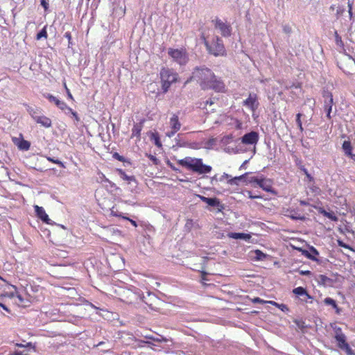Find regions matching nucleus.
<instances>
[{
    "instance_id": "3",
    "label": "nucleus",
    "mask_w": 355,
    "mask_h": 355,
    "mask_svg": "<svg viewBox=\"0 0 355 355\" xmlns=\"http://www.w3.org/2000/svg\"><path fill=\"white\" fill-rule=\"evenodd\" d=\"M202 38L209 54L216 57L223 56L225 54V48L223 41L219 37H214L210 42L207 40L203 35L202 36Z\"/></svg>"
},
{
    "instance_id": "5",
    "label": "nucleus",
    "mask_w": 355,
    "mask_h": 355,
    "mask_svg": "<svg viewBox=\"0 0 355 355\" xmlns=\"http://www.w3.org/2000/svg\"><path fill=\"white\" fill-rule=\"evenodd\" d=\"M335 336L334 338L337 342V346L341 350L344 351L347 355H355V352L350 347L347 342V337L343 334L342 329L339 327L334 328Z\"/></svg>"
},
{
    "instance_id": "11",
    "label": "nucleus",
    "mask_w": 355,
    "mask_h": 355,
    "mask_svg": "<svg viewBox=\"0 0 355 355\" xmlns=\"http://www.w3.org/2000/svg\"><path fill=\"white\" fill-rule=\"evenodd\" d=\"M259 187L266 192L275 193V191L272 187V181L270 179L265 178L262 175L259 176L256 187Z\"/></svg>"
},
{
    "instance_id": "39",
    "label": "nucleus",
    "mask_w": 355,
    "mask_h": 355,
    "mask_svg": "<svg viewBox=\"0 0 355 355\" xmlns=\"http://www.w3.org/2000/svg\"><path fill=\"white\" fill-rule=\"evenodd\" d=\"M146 157L153 163L155 165H158L160 161L155 156L151 154H146Z\"/></svg>"
},
{
    "instance_id": "8",
    "label": "nucleus",
    "mask_w": 355,
    "mask_h": 355,
    "mask_svg": "<svg viewBox=\"0 0 355 355\" xmlns=\"http://www.w3.org/2000/svg\"><path fill=\"white\" fill-rule=\"evenodd\" d=\"M168 54L180 65H184L188 62L187 53L183 50L168 49Z\"/></svg>"
},
{
    "instance_id": "10",
    "label": "nucleus",
    "mask_w": 355,
    "mask_h": 355,
    "mask_svg": "<svg viewBox=\"0 0 355 355\" xmlns=\"http://www.w3.org/2000/svg\"><path fill=\"white\" fill-rule=\"evenodd\" d=\"M215 27L220 30L222 36L227 37L231 35L232 28L230 25L224 23L218 18L215 20Z\"/></svg>"
},
{
    "instance_id": "30",
    "label": "nucleus",
    "mask_w": 355,
    "mask_h": 355,
    "mask_svg": "<svg viewBox=\"0 0 355 355\" xmlns=\"http://www.w3.org/2000/svg\"><path fill=\"white\" fill-rule=\"evenodd\" d=\"M15 144L17 146L19 149L22 150H28L31 146L30 142L24 139H21L17 143L15 142Z\"/></svg>"
},
{
    "instance_id": "46",
    "label": "nucleus",
    "mask_w": 355,
    "mask_h": 355,
    "mask_svg": "<svg viewBox=\"0 0 355 355\" xmlns=\"http://www.w3.org/2000/svg\"><path fill=\"white\" fill-rule=\"evenodd\" d=\"M352 4L353 3L350 0H347V6H348V12L349 15V17L352 18L353 13H352Z\"/></svg>"
},
{
    "instance_id": "17",
    "label": "nucleus",
    "mask_w": 355,
    "mask_h": 355,
    "mask_svg": "<svg viewBox=\"0 0 355 355\" xmlns=\"http://www.w3.org/2000/svg\"><path fill=\"white\" fill-rule=\"evenodd\" d=\"M116 172L118 173L119 175L121 178H122L123 180H125L128 182L129 184H132V183H134V188L137 187V182L133 175H128L125 171L121 168H117Z\"/></svg>"
},
{
    "instance_id": "14",
    "label": "nucleus",
    "mask_w": 355,
    "mask_h": 355,
    "mask_svg": "<svg viewBox=\"0 0 355 355\" xmlns=\"http://www.w3.org/2000/svg\"><path fill=\"white\" fill-rule=\"evenodd\" d=\"M293 293L297 296L300 297V300L302 302H308V300L312 299V296H311L306 291V288L302 286H298L293 290Z\"/></svg>"
},
{
    "instance_id": "4",
    "label": "nucleus",
    "mask_w": 355,
    "mask_h": 355,
    "mask_svg": "<svg viewBox=\"0 0 355 355\" xmlns=\"http://www.w3.org/2000/svg\"><path fill=\"white\" fill-rule=\"evenodd\" d=\"M162 89L164 93L168 92L172 83L178 80V74L172 69L162 67L159 72Z\"/></svg>"
},
{
    "instance_id": "27",
    "label": "nucleus",
    "mask_w": 355,
    "mask_h": 355,
    "mask_svg": "<svg viewBox=\"0 0 355 355\" xmlns=\"http://www.w3.org/2000/svg\"><path fill=\"white\" fill-rule=\"evenodd\" d=\"M142 128H143L142 122L135 124L132 129V137H137L139 139Z\"/></svg>"
},
{
    "instance_id": "34",
    "label": "nucleus",
    "mask_w": 355,
    "mask_h": 355,
    "mask_svg": "<svg viewBox=\"0 0 355 355\" xmlns=\"http://www.w3.org/2000/svg\"><path fill=\"white\" fill-rule=\"evenodd\" d=\"M48 34L46 31V26H45L36 35V40H40L42 38H47Z\"/></svg>"
},
{
    "instance_id": "28",
    "label": "nucleus",
    "mask_w": 355,
    "mask_h": 355,
    "mask_svg": "<svg viewBox=\"0 0 355 355\" xmlns=\"http://www.w3.org/2000/svg\"><path fill=\"white\" fill-rule=\"evenodd\" d=\"M253 254L252 257L255 261H263L266 259L267 255L259 250H256L252 252Z\"/></svg>"
},
{
    "instance_id": "2",
    "label": "nucleus",
    "mask_w": 355,
    "mask_h": 355,
    "mask_svg": "<svg viewBox=\"0 0 355 355\" xmlns=\"http://www.w3.org/2000/svg\"><path fill=\"white\" fill-rule=\"evenodd\" d=\"M179 165L184 167L187 170L196 173L199 175L209 173L211 171V166L204 164L202 159L200 158H193L186 157L184 159L178 161Z\"/></svg>"
},
{
    "instance_id": "48",
    "label": "nucleus",
    "mask_w": 355,
    "mask_h": 355,
    "mask_svg": "<svg viewBox=\"0 0 355 355\" xmlns=\"http://www.w3.org/2000/svg\"><path fill=\"white\" fill-rule=\"evenodd\" d=\"M338 242V245L340 246V247H342V248H344L345 249H349V245L346 244L345 243H344L343 241L341 240H338L337 241Z\"/></svg>"
},
{
    "instance_id": "60",
    "label": "nucleus",
    "mask_w": 355,
    "mask_h": 355,
    "mask_svg": "<svg viewBox=\"0 0 355 355\" xmlns=\"http://www.w3.org/2000/svg\"><path fill=\"white\" fill-rule=\"evenodd\" d=\"M166 164H167L168 166H169L172 170L175 171H178V169L176 168L175 167V166L169 160L167 161Z\"/></svg>"
},
{
    "instance_id": "19",
    "label": "nucleus",
    "mask_w": 355,
    "mask_h": 355,
    "mask_svg": "<svg viewBox=\"0 0 355 355\" xmlns=\"http://www.w3.org/2000/svg\"><path fill=\"white\" fill-rule=\"evenodd\" d=\"M324 304L327 306H331L334 309H335L336 313L337 314H340L341 312V309L338 306L337 302L335 300L331 297H326L323 301Z\"/></svg>"
},
{
    "instance_id": "38",
    "label": "nucleus",
    "mask_w": 355,
    "mask_h": 355,
    "mask_svg": "<svg viewBox=\"0 0 355 355\" xmlns=\"http://www.w3.org/2000/svg\"><path fill=\"white\" fill-rule=\"evenodd\" d=\"M302 114L301 113H298L297 115H296V123H297V125L300 129V130L301 132H303L304 130V128L302 127V121H301V116H302Z\"/></svg>"
},
{
    "instance_id": "20",
    "label": "nucleus",
    "mask_w": 355,
    "mask_h": 355,
    "mask_svg": "<svg viewBox=\"0 0 355 355\" xmlns=\"http://www.w3.org/2000/svg\"><path fill=\"white\" fill-rule=\"evenodd\" d=\"M208 205L218 208V212H221L225 209V205L221 203L220 200L217 198H211Z\"/></svg>"
},
{
    "instance_id": "16",
    "label": "nucleus",
    "mask_w": 355,
    "mask_h": 355,
    "mask_svg": "<svg viewBox=\"0 0 355 355\" xmlns=\"http://www.w3.org/2000/svg\"><path fill=\"white\" fill-rule=\"evenodd\" d=\"M315 281L318 283L319 285H322L326 287H331L334 286L335 281L327 277L324 275H318L315 278Z\"/></svg>"
},
{
    "instance_id": "43",
    "label": "nucleus",
    "mask_w": 355,
    "mask_h": 355,
    "mask_svg": "<svg viewBox=\"0 0 355 355\" xmlns=\"http://www.w3.org/2000/svg\"><path fill=\"white\" fill-rule=\"evenodd\" d=\"M335 40H336L337 45H339V46L343 45L341 37L338 35L337 31L335 32Z\"/></svg>"
},
{
    "instance_id": "49",
    "label": "nucleus",
    "mask_w": 355,
    "mask_h": 355,
    "mask_svg": "<svg viewBox=\"0 0 355 355\" xmlns=\"http://www.w3.org/2000/svg\"><path fill=\"white\" fill-rule=\"evenodd\" d=\"M252 302L254 303H259V304H265L268 302L259 298V297H254L252 300Z\"/></svg>"
},
{
    "instance_id": "26",
    "label": "nucleus",
    "mask_w": 355,
    "mask_h": 355,
    "mask_svg": "<svg viewBox=\"0 0 355 355\" xmlns=\"http://www.w3.org/2000/svg\"><path fill=\"white\" fill-rule=\"evenodd\" d=\"M318 211L320 214H321L324 216L328 218L329 219L331 220L332 221L336 222L338 220V217L332 211H331V212L327 211L324 209H323L322 207H320Z\"/></svg>"
},
{
    "instance_id": "54",
    "label": "nucleus",
    "mask_w": 355,
    "mask_h": 355,
    "mask_svg": "<svg viewBox=\"0 0 355 355\" xmlns=\"http://www.w3.org/2000/svg\"><path fill=\"white\" fill-rule=\"evenodd\" d=\"M290 218L293 220H302L304 217L297 216L295 213L294 214H291Z\"/></svg>"
},
{
    "instance_id": "1",
    "label": "nucleus",
    "mask_w": 355,
    "mask_h": 355,
    "mask_svg": "<svg viewBox=\"0 0 355 355\" xmlns=\"http://www.w3.org/2000/svg\"><path fill=\"white\" fill-rule=\"evenodd\" d=\"M196 81L203 90L212 89L217 92H223L225 84L220 78L205 65L196 67L187 82Z\"/></svg>"
},
{
    "instance_id": "36",
    "label": "nucleus",
    "mask_w": 355,
    "mask_h": 355,
    "mask_svg": "<svg viewBox=\"0 0 355 355\" xmlns=\"http://www.w3.org/2000/svg\"><path fill=\"white\" fill-rule=\"evenodd\" d=\"M44 97L46 98H47L51 103H54L55 105L58 103L57 102H58V101H59V99L57 97H55L50 94H44Z\"/></svg>"
},
{
    "instance_id": "32",
    "label": "nucleus",
    "mask_w": 355,
    "mask_h": 355,
    "mask_svg": "<svg viewBox=\"0 0 355 355\" xmlns=\"http://www.w3.org/2000/svg\"><path fill=\"white\" fill-rule=\"evenodd\" d=\"M343 149L346 155L349 156L352 155V147L349 141H345L343 144Z\"/></svg>"
},
{
    "instance_id": "25",
    "label": "nucleus",
    "mask_w": 355,
    "mask_h": 355,
    "mask_svg": "<svg viewBox=\"0 0 355 355\" xmlns=\"http://www.w3.org/2000/svg\"><path fill=\"white\" fill-rule=\"evenodd\" d=\"M27 112L31 116V117L35 121L40 116V115L42 114V110L37 107H28L27 108Z\"/></svg>"
},
{
    "instance_id": "51",
    "label": "nucleus",
    "mask_w": 355,
    "mask_h": 355,
    "mask_svg": "<svg viewBox=\"0 0 355 355\" xmlns=\"http://www.w3.org/2000/svg\"><path fill=\"white\" fill-rule=\"evenodd\" d=\"M248 198H250V199L261 198V196H258V195H253L251 191H248Z\"/></svg>"
},
{
    "instance_id": "53",
    "label": "nucleus",
    "mask_w": 355,
    "mask_h": 355,
    "mask_svg": "<svg viewBox=\"0 0 355 355\" xmlns=\"http://www.w3.org/2000/svg\"><path fill=\"white\" fill-rule=\"evenodd\" d=\"M231 176L230 175H228L227 173H224L218 179V181L220 182H222L225 179H228L230 178Z\"/></svg>"
},
{
    "instance_id": "44",
    "label": "nucleus",
    "mask_w": 355,
    "mask_h": 355,
    "mask_svg": "<svg viewBox=\"0 0 355 355\" xmlns=\"http://www.w3.org/2000/svg\"><path fill=\"white\" fill-rule=\"evenodd\" d=\"M112 157L114 159H117V160H119L120 162H124L126 161L125 158L124 157L120 155L118 153H114L113 154Z\"/></svg>"
},
{
    "instance_id": "7",
    "label": "nucleus",
    "mask_w": 355,
    "mask_h": 355,
    "mask_svg": "<svg viewBox=\"0 0 355 355\" xmlns=\"http://www.w3.org/2000/svg\"><path fill=\"white\" fill-rule=\"evenodd\" d=\"M141 295V291L135 287L128 288L123 292V296L125 297L123 300L129 304H132L139 300H142Z\"/></svg>"
},
{
    "instance_id": "52",
    "label": "nucleus",
    "mask_w": 355,
    "mask_h": 355,
    "mask_svg": "<svg viewBox=\"0 0 355 355\" xmlns=\"http://www.w3.org/2000/svg\"><path fill=\"white\" fill-rule=\"evenodd\" d=\"M269 303L275 304V306L281 307V309L282 311H284V309L288 310V308H287L286 305H285V304H282L281 305H279L277 303H276L275 302H272V301L269 302Z\"/></svg>"
},
{
    "instance_id": "47",
    "label": "nucleus",
    "mask_w": 355,
    "mask_h": 355,
    "mask_svg": "<svg viewBox=\"0 0 355 355\" xmlns=\"http://www.w3.org/2000/svg\"><path fill=\"white\" fill-rule=\"evenodd\" d=\"M41 6L44 8V9L46 11L49 8V0H41L40 1Z\"/></svg>"
},
{
    "instance_id": "13",
    "label": "nucleus",
    "mask_w": 355,
    "mask_h": 355,
    "mask_svg": "<svg viewBox=\"0 0 355 355\" xmlns=\"http://www.w3.org/2000/svg\"><path fill=\"white\" fill-rule=\"evenodd\" d=\"M241 142L246 145L256 144L259 140V134L255 131H251L245 134L241 138Z\"/></svg>"
},
{
    "instance_id": "64",
    "label": "nucleus",
    "mask_w": 355,
    "mask_h": 355,
    "mask_svg": "<svg viewBox=\"0 0 355 355\" xmlns=\"http://www.w3.org/2000/svg\"><path fill=\"white\" fill-rule=\"evenodd\" d=\"M218 178H217V176H216V175H214V177H212V178H211V183L212 184H214V182H218Z\"/></svg>"
},
{
    "instance_id": "29",
    "label": "nucleus",
    "mask_w": 355,
    "mask_h": 355,
    "mask_svg": "<svg viewBox=\"0 0 355 355\" xmlns=\"http://www.w3.org/2000/svg\"><path fill=\"white\" fill-rule=\"evenodd\" d=\"M144 338L148 340H150L157 343H163L167 341V339L161 335H157L156 336H155L152 334H147L144 336Z\"/></svg>"
},
{
    "instance_id": "6",
    "label": "nucleus",
    "mask_w": 355,
    "mask_h": 355,
    "mask_svg": "<svg viewBox=\"0 0 355 355\" xmlns=\"http://www.w3.org/2000/svg\"><path fill=\"white\" fill-rule=\"evenodd\" d=\"M259 178V176L252 175V173H245L241 175L230 178L227 183L230 185H239V182H243L245 184H251L252 186L256 187Z\"/></svg>"
},
{
    "instance_id": "21",
    "label": "nucleus",
    "mask_w": 355,
    "mask_h": 355,
    "mask_svg": "<svg viewBox=\"0 0 355 355\" xmlns=\"http://www.w3.org/2000/svg\"><path fill=\"white\" fill-rule=\"evenodd\" d=\"M228 236L234 239H241L244 241H248L251 238L250 234L240 232H230L228 234Z\"/></svg>"
},
{
    "instance_id": "62",
    "label": "nucleus",
    "mask_w": 355,
    "mask_h": 355,
    "mask_svg": "<svg viewBox=\"0 0 355 355\" xmlns=\"http://www.w3.org/2000/svg\"><path fill=\"white\" fill-rule=\"evenodd\" d=\"M300 205H302V206H307V205H309V202L307 200H300Z\"/></svg>"
},
{
    "instance_id": "57",
    "label": "nucleus",
    "mask_w": 355,
    "mask_h": 355,
    "mask_svg": "<svg viewBox=\"0 0 355 355\" xmlns=\"http://www.w3.org/2000/svg\"><path fill=\"white\" fill-rule=\"evenodd\" d=\"M16 294L17 293L11 291V292H6L4 295L7 296V297H8L10 298H12V297H14L16 295Z\"/></svg>"
},
{
    "instance_id": "59",
    "label": "nucleus",
    "mask_w": 355,
    "mask_h": 355,
    "mask_svg": "<svg viewBox=\"0 0 355 355\" xmlns=\"http://www.w3.org/2000/svg\"><path fill=\"white\" fill-rule=\"evenodd\" d=\"M73 116V117L74 118V119L77 121V122H79L80 121V117L78 116V114L76 112H73L71 114Z\"/></svg>"
},
{
    "instance_id": "33",
    "label": "nucleus",
    "mask_w": 355,
    "mask_h": 355,
    "mask_svg": "<svg viewBox=\"0 0 355 355\" xmlns=\"http://www.w3.org/2000/svg\"><path fill=\"white\" fill-rule=\"evenodd\" d=\"M150 140L154 141V144L157 147H162L160 138L157 132H151L150 135Z\"/></svg>"
},
{
    "instance_id": "24",
    "label": "nucleus",
    "mask_w": 355,
    "mask_h": 355,
    "mask_svg": "<svg viewBox=\"0 0 355 355\" xmlns=\"http://www.w3.org/2000/svg\"><path fill=\"white\" fill-rule=\"evenodd\" d=\"M27 112L31 116V117L35 121L40 116V115L42 114V110L37 107H28L27 108Z\"/></svg>"
},
{
    "instance_id": "35",
    "label": "nucleus",
    "mask_w": 355,
    "mask_h": 355,
    "mask_svg": "<svg viewBox=\"0 0 355 355\" xmlns=\"http://www.w3.org/2000/svg\"><path fill=\"white\" fill-rule=\"evenodd\" d=\"M347 39L351 42H354L355 40V28H353L351 27L348 30V35H347Z\"/></svg>"
},
{
    "instance_id": "56",
    "label": "nucleus",
    "mask_w": 355,
    "mask_h": 355,
    "mask_svg": "<svg viewBox=\"0 0 355 355\" xmlns=\"http://www.w3.org/2000/svg\"><path fill=\"white\" fill-rule=\"evenodd\" d=\"M64 112V113L67 115L69 114H72V113L74 112L71 107H69V106L67 107V108L65 109V110H63Z\"/></svg>"
},
{
    "instance_id": "40",
    "label": "nucleus",
    "mask_w": 355,
    "mask_h": 355,
    "mask_svg": "<svg viewBox=\"0 0 355 355\" xmlns=\"http://www.w3.org/2000/svg\"><path fill=\"white\" fill-rule=\"evenodd\" d=\"M64 37L67 39L68 41V48H72L73 44L71 42V34L69 31H67L64 33Z\"/></svg>"
},
{
    "instance_id": "18",
    "label": "nucleus",
    "mask_w": 355,
    "mask_h": 355,
    "mask_svg": "<svg viewBox=\"0 0 355 355\" xmlns=\"http://www.w3.org/2000/svg\"><path fill=\"white\" fill-rule=\"evenodd\" d=\"M302 253L308 259L317 261L316 256L319 255V252L313 246H309V250H302Z\"/></svg>"
},
{
    "instance_id": "45",
    "label": "nucleus",
    "mask_w": 355,
    "mask_h": 355,
    "mask_svg": "<svg viewBox=\"0 0 355 355\" xmlns=\"http://www.w3.org/2000/svg\"><path fill=\"white\" fill-rule=\"evenodd\" d=\"M283 31L286 34H290L292 32V28L288 24H284L283 25Z\"/></svg>"
},
{
    "instance_id": "50",
    "label": "nucleus",
    "mask_w": 355,
    "mask_h": 355,
    "mask_svg": "<svg viewBox=\"0 0 355 355\" xmlns=\"http://www.w3.org/2000/svg\"><path fill=\"white\" fill-rule=\"evenodd\" d=\"M197 197L199 198L202 202L207 203L208 205L209 201L211 198H207L205 196H201V195H197Z\"/></svg>"
},
{
    "instance_id": "12",
    "label": "nucleus",
    "mask_w": 355,
    "mask_h": 355,
    "mask_svg": "<svg viewBox=\"0 0 355 355\" xmlns=\"http://www.w3.org/2000/svg\"><path fill=\"white\" fill-rule=\"evenodd\" d=\"M243 105L254 112L259 105L257 94L250 93L248 98L243 101Z\"/></svg>"
},
{
    "instance_id": "58",
    "label": "nucleus",
    "mask_w": 355,
    "mask_h": 355,
    "mask_svg": "<svg viewBox=\"0 0 355 355\" xmlns=\"http://www.w3.org/2000/svg\"><path fill=\"white\" fill-rule=\"evenodd\" d=\"M12 355H29L27 352L25 351H16L15 353L12 354Z\"/></svg>"
},
{
    "instance_id": "31",
    "label": "nucleus",
    "mask_w": 355,
    "mask_h": 355,
    "mask_svg": "<svg viewBox=\"0 0 355 355\" xmlns=\"http://www.w3.org/2000/svg\"><path fill=\"white\" fill-rule=\"evenodd\" d=\"M182 134H178L175 137L176 145L179 147H189L190 144L182 139Z\"/></svg>"
},
{
    "instance_id": "23",
    "label": "nucleus",
    "mask_w": 355,
    "mask_h": 355,
    "mask_svg": "<svg viewBox=\"0 0 355 355\" xmlns=\"http://www.w3.org/2000/svg\"><path fill=\"white\" fill-rule=\"evenodd\" d=\"M35 122L45 128H50L52 125L51 120L49 117L42 114L40 115Z\"/></svg>"
},
{
    "instance_id": "61",
    "label": "nucleus",
    "mask_w": 355,
    "mask_h": 355,
    "mask_svg": "<svg viewBox=\"0 0 355 355\" xmlns=\"http://www.w3.org/2000/svg\"><path fill=\"white\" fill-rule=\"evenodd\" d=\"M176 132H175L174 130L171 129V130L170 132H166V135L167 137L171 138L173 137Z\"/></svg>"
},
{
    "instance_id": "55",
    "label": "nucleus",
    "mask_w": 355,
    "mask_h": 355,
    "mask_svg": "<svg viewBox=\"0 0 355 355\" xmlns=\"http://www.w3.org/2000/svg\"><path fill=\"white\" fill-rule=\"evenodd\" d=\"M103 180H104V182L109 183V184L110 185L111 187H112V188L116 187V184L114 182H111L110 180L106 178L105 176H104Z\"/></svg>"
},
{
    "instance_id": "9",
    "label": "nucleus",
    "mask_w": 355,
    "mask_h": 355,
    "mask_svg": "<svg viewBox=\"0 0 355 355\" xmlns=\"http://www.w3.org/2000/svg\"><path fill=\"white\" fill-rule=\"evenodd\" d=\"M323 97L324 98V109L327 112V117L330 119L332 106L334 104L333 96L329 92L324 91Z\"/></svg>"
},
{
    "instance_id": "22",
    "label": "nucleus",
    "mask_w": 355,
    "mask_h": 355,
    "mask_svg": "<svg viewBox=\"0 0 355 355\" xmlns=\"http://www.w3.org/2000/svg\"><path fill=\"white\" fill-rule=\"evenodd\" d=\"M170 126L175 132H178L181 128V123L179 121L178 116L173 114L170 119Z\"/></svg>"
},
{
    "instance_id": "37",
    "label": "nucleus",
    "mask_w": 355,
    "mask_h": 355,
    "mask_svg": "<svg viewBox=\"0 0 355 355\" xmlns=\"http://www.w3.org/2000/svg\"><path fill=\"white\" fill-rule=\"evenodd\" d=\"M46 159L49 162H53L54 164H58V166H60L62 168H65V166H64V163L62 162L61 161L58 160V159H55L53 157H47Z\"/></svg>"
},
{
    "instance_id": "15",
    "label": "nucleus",
    "mask_w": 355,
    "mask_h": 355,
    "mask_svg": "<svg viewBox=\"0 0 355 355\" xmlns=\"http://www.w3.org/2000/svg\"><path fill=\"white\" fill-rule=\"evenodd\" d=\"M34 207L36 215L39 218H40L44 223L46 224H53L52 220L49 218V216L46 214L44 209L42 207L35 205Z\"/></svg>"
},
{
    "instance_id": "41",
    "label": "nucleus",
    "mask_w": 355,
    "mask_h": 355,
    "mask_svg": "<svg viewBox=\"0 0 355 355\" xmlns=\"http://www.w3.org/2000/svg\"><path fill=\"white\" fill-rule=\"evenodd\" d=\"M301 170L304 172V175H306V178L309 180L310 182L313 181V177L309 173L306 168H305L304 166L301 168Z\"/></svg>"
},
{
    "instance_id": "42",
    "label": "nucleus",
    "mask_w": 355,
    "mask_h": 355,
    "mask_svg": "<svg viewBox=\"0 0 355 355\" xmlns=\"http://www.w3.org/2000/svg\"><path fill=\"white\" fill-rule=\"evenodd\" d=\"M57 105L56 106L60 109L61 110H65V109L67 108V105L65 103V102L62 101H60L59 100L58 102H57Z\"/></svg>"
},
{
    "instance_id": "63",
    "label": "nucleus",
    "mask_w": 355,
    "mask_h": 355,
    "mask_svg": "<svg viewBox=\"0 0 355 355\" xmlns=\"http://www.w3.org/2000/svg\"><path fill=\"white\" fill-rule=\"evenodd\" d=\"M300 273L302 275H309L311 272L309 270H301Z\"/></svg>"
}]
</instances>
